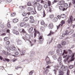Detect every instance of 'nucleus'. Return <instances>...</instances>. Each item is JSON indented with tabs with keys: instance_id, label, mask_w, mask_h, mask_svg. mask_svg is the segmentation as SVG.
Here are the masks:
<instances>
[{
	"instance_id": "e2e57ef3",
	"label": "nucleus",
	"mask_w": 75,
	"mask_h": 75,
	"mask_svg": "<svg viewBox=\"0 0 75 75\" xmlns=\"http://www.w3.org/2000/svg\"><path fill=\"white\" fill-rule=\"evenodd\" d=\"M68 51L69 52V53H71L72 52V51L70 49L68 50Z\"/></svg>"
},
{
	"instance_id": "a878e982",
	"label": "nucleus",
	"mask_w": 75,
	"mask_h": 75,
	"mask_svg": "<svg viewBox=\"0 0 75 75\" xmlns=\"http://www.w3.org/2000/svg\"><path fill=\"white\" fill-rule=\"evenodd\" d=\"M64 74V73L62 71H60L59 72V75H63Z\"/></svg>"
},
{
	"instance_id": "5701e85b",
	"label": "nucleus",
	"mask_w": 75,
	"mask_h": 75,
	"mask_svg": "<svg viewBox=\"0 0 75 75\" xmlns=\"http://www.w3.org/2000/svg\"><path fill=\"white\" fill-rule=\"evenodd\" d=\"M27 5L28 6H31V2H28L27 4Z\"/></svg>"
},
{
	"instance_id": "e433bc0d",
	"label": "nucleus",
	"mask_w": 75,
	"mask_h": 75,
	"mask_svg": "<svg viewBox=\"0 0 75 75\" xmlns=\"http://www.w3.org/2000/svg\"><path fill=\"white\" fill-rule=\"evenodd\" d=\"M4 40L5 41H7V40H8V37H6L4 38Z\"/></svg>"
},
{
	"instance_id": "c9c22d12",
	"label": "nucleus",
	"mask_w": 75,
	"mask_h": 75,
	"mask_svg": "<svg viewBox=\"0 0 75 75\" xmlns=\"http://www.w3.org/2000/svg\"><path fill=\"white\" fill-rule=\"evenodd\" d=\"M30 23H34V20L33 19L30 20Z\"/></svg>"
},
{
	"instance_id": "c85d7f7f",
	"label": "nucleus",
	"mask_w": 75,
	"mask_h": 75,
	"mask_svg": "<svg viewBox=\"0 0 75 75\" xmlns=\"http://www.w3.org/2000/svg\"><path fill=\"white\" fill-rule=\"evenodd\" d=\"M48 7V4H45L44 6V7L45 8H47Z\"/></svg>"
},
{
	"instance_id": "0e129e2a",
	"label": "nucleus",
	"mask_w": 75,
	"mask_h": 75,
	"mask_svg": "<svg viewBox=\"0 0 75 75\" xmlns=\"http://www.w3.org/2000/svg\"><path fill=\"white\" fill-rule=\"evenodd\" d=\"M6 32L8 33H10V30L9 29H8L7 30Z\"/></svg>"
},
{
	"instance_id": "58836bf2",
	"label": "nucleus",
	"mask_w": 75,
	"mask_h": 75,
	"mask_svg": "<svg viewBox=\"0 0 75 75\" xmlns=\"http://www.w3.org/2000/svg\"><path fill=\"white\" fill-rule=\"evenodd\" d=\"M73 32L74 30H71L69 32V33H70V35H71V34H72L73 33Z\"/></svg>"
},
{
	"instance_id": "a19ab883",
	"label": "nucleus",
	"mask_w": 75,
	"mask_h": 75,
	"mask_svg": "<svg viewBox=\"0 0 75 75\" xmlns=\"http://www.w3.org/2000/svg\"><path fill=\"white\" fill-rule=\"evenodd\" d=\"M54 21H58V18H54Z\"/></svg>"
},
{
	"instance_id": "0eeeda50",
	"label": "nucleus",
	"mask_w": 75,
	"mask_h": 75,
	"mask_svg": "<svg viewBox=\"0 0 75 75\" xmlns=\"http://www.w3.org/2000/svg\"><path fill=\"white\" fill-rule=\"evenodd\" d=\"M46 10L47 11H48V12H50V13H51V12L52 11L51 8V7H49L48 8H46Z\"/></svg>"
},
{
	"instance_id": "1a4fd4ad",
	"label": "nucleus",
	"mask_w": 75,
	"mask_h": 75,
	"mask_svg": "<svg viewBox=\"0 0 75 75\" xmlns=\"http://www.w3.org/2000/svg\"><path fill=\"white\" fill-rule=\"evenodd\" d=\"M25 22H22L20 23V26L21 27H22L25 26Z\"/></svg>"
},
{
	"instance_id": "473e14b6",
	"label": "nucleus",
	"mask_w": 75,
	"mask_h": 75,
	"mask_svg": "<svg viewBox=\"0 0 75 75\" xmlns=\"http://www.w3.org/2000/svg\"><path fill=\"white\" fill-rule=\"evenodd\" d=\"M20 8L21 9H22V10H23V9H24V8H25L24 7V6H20Z\"/></svg>"
},
{
	"instance_id": "de8ad7c7",
	"label": "nucleus",
	"mask_w": 75,
	"mask_h": 75,
	"mask_svg": "<svg viewBox=\"0 0 75 75\" xmlns=\"http://www.w3.org/2000/svg\"><path fill=\"white\" fill-rule=\"evenodd\" d=\"M6 35V33H4L1 35V36H2L3 37L4 36H5Z\"/></svg>"
},
{
	"instance_id": "c756f323",
	"label": "nucleus",
	"mask_w": 75,
	"mask_h": 75,
	"mask_svg": "<svg viewBox=\"0 0 75 75\" xmlns=\"http://www.w3.org/2000/svg\"><path fill=\"white\" fill-rule=\"evenodd\" d=\"M49 17L50 18H52L54 17V15L53 14H51L49 15Z\"/></svg>"
},
{
	"instance_id": "4c0bfd02",
	"label": "nucleus",
	"mask_w": 75,
	"mask_h": 75,
	"mask_svg": "<svg viewBox=\"0 0 75 75\" xmlns=\"http://www.w3.org/2000/svg\"><path fill=\"white\" fill-rule=\"evenodd\" d=\"M27 14V13H23L22 14V15L23 16H25Z\"/></svg>"
},
{
	"instance_id": "39448f33",
	"label": "nucleus",
	"mask_w": 75,
	"mask_h": 75,
	"mask_svg": "<svg viewBox=\"0 0 75 75\" xmlns=\"http://www.w3.org/2000/svg\"><path fill=\"white\" fill-rule=\"evenodd\" d=\"M75 55V54L74 53H73L72 54V57H71V59L68 62V63H69V62H71V61H74V59H75V58L74 57V56Z\"/></svg>"
},
{
	"instance_id": "dca6fc26",
	"label": "nucleus",
	"mask_w": 75,
	"mask_h": 75,
	"mask_svg": "<svg viewBox=\"0 0 75 75\" xmlns=\"http://www.w3.org/2000/svg\"><path fill=\"white\" fill-rule=\"evenodd\" d=\"M27 41L29 43V44H30V45H31V47H32L33 46V45H34V44L32 43V42H30V41H28V40H27Z\"/></svg>"
},
{
	"instance_id": "69168bd1",
	"label": "nucleus",
	"mask_w": 75,
	"mask_h": 75,
	"mask_svg": "<svg viewBox=\"0 0 75 75\" xmlns=\"http://www.w3.org/2000/svg\"><path fill=\"white\" fill-rule=\"evenodd\" d=\"M30 75H31L32 74H33V71H31L30 73Z\"/></svg>"
},
{
	"instance_id": "2eb2a0df",
	"label": "nucleus",
	"mask_w": 75,
	"mask_h": 75,
	"mask_svg": "<svg viewBox=\"0 0 75 75\" xmlns=\"http://www.w3.org/2000/svg\"><path fill=\"white\" fill-rule=\"evenodd\" d=\"M65 70V68L64 67V66H62V67H61L60 69V71H64Z\"/></svg>"
},
{
	"instance_id": "f3484780",
	"label": "nucleus",
	"mask_w": 75,
	"mask_h": 75,
	"mask_svg": "<svg viewBox=\"0 0 75 75\" xmlns=\"http://www.w3.org/2000/svg\"><path fill=\"white\" fill-rule=\"evenodd\" d=\"M28 20V18L27 17H25L23 19L24 21H27Z\"/></svg>"
},
{
	"instance_id": "49530a36",
	"label": "nucleus",
	"mask_w": 75,
	"mask_h": 75,
	"mask_svg": "<svg viewBox=\"0 0 75 75\" xmlns=\"http://www.w3.org/2000/svg\"><path fill=\"white\" fill-rule=\"evenodd\" d=\"M22 33H25L26 32L25 30H24V29H23L22 30Z\"/></svg>"
},
{
	"instance_id": "4468645a",
	"label": "nucleus",
	"mask_w": 75,
	"mask_h": 75,
	"mask_svg": "<svg viewBox=\"0 0 75 75\" xmlns=\"http://www.w3.org/2000/svg\"><path fill=\"white\" fill-rule=\"evenodd\" d=\"M37 33L39 35H40V33L37 31L36 32H35V33H34V36L35 37L37 36Z\"/></svg>"
},
{
	"instance_id": "864d4df0",
	"label": "nucleus",
	"mask_w": 75,
	"mask_h": 75,
	"mask_svg": "<svg viewBox=\"0 0 75 75\" xmlns=\"http://www.w3.org/2000/svg\"><path fill=\"white\" fill-rule=\"evenodd\" d=\"M18 54H19V52H16L15 53V55H17Z\"/></svg>"
},
{
	"instance_id": "6ab92c4d",
	"label": "nucleus",
	"mask_w": 75,
	"mask_h": 75,
	"mask_svg": "<svg viewBox=\"0 0 75 75\" xmlns=\"http://www.w3.org/2000/svg\"><path fill=\"white\" fill-rule=\"evenodd\" d=\"M66 17V16H65V15L64 14H62L61 15V18H65V17Z\"/></svg>"
},
{
	"instance_id": "052dcab7",
	"label": "nucleus",
	"mask_w": 75,
	"mask_h": 75,
	"mask_svg": "<svg viewBox=\"0 0 75 75\" xmlns=\"http://www.w3.org/2000/svg\"><path fill=\"white\" fill-rule=\"evenodd\" d=\"M58 1L56 0H54V1L53 2V3H57Z\"/></svg>"
},
{
	"instance_id": "ddd939ff",
	"label": "nucleus",
	"mask_w": 75,
	"mask_h": 75,
	"mask_svg": "<svg viewBox=\"0 0 75 75\" xmlns=\"http://www.w3.org/2000/svg\"><path fill=\"white\" fill-rule=\"evenodd\" d=\"M65 22L64 21L62 20L61 22V24H60V25H61V27H62V25L65 24Z\"/></svg>"
},
{
	"instance_id": "412c9836",
	"label": "nucleus",
	"mask_w": 75,
	"mask_h": 75,
	"mask_svg": "<svg viewBox=\"0 0 75 75\" xmlns=\"http://www.w3.org/2000/svg\"><path fill=\"white\" fill-rule=\"evenodd\" d=\"M63 51H64L63 53L62 54V55H64V54H67V52L66 51V50H63Z\"/></svg>"
},
{
	"instance_id": "3c124183",
	"label": "nucleus",
	"mask_w": 75,
	"mask_h": 75,
	"mask_svg": "<svg viewBox=\"0 0 75 75\" xmlns=\"http://www.w3.org/2000/svg\"><path fill=\"white\" fill-rule=\"evenodd\" d=\"M6 44H7V45H8L10 44V41H8L6 42Z\"/></svg>"
},
{
	"instance_id": "6e6d98bb",
	"label": "nucleus",
	"mask_w": 75,
	"mask_h": 75,
	"mask_svg": "<svg viewBox=\"0 0 75 75\" xmlns=\"http://www.w3.org/2000/svg\"><path fill=\"white\" fill-rule=\"evenodd\" d=\"M5 59L6 61H7V62H8L10 61L9 59H7L6 58H5Z\"/></svg>"
},
{
	"instance_id": "c03bdc74",
	"label": "nucleus",
	"mask_w": 75,
	"mask_h": 75,
	"mask_svg": "<svg viewBox=\"0 0 75 75\" xmlns=\"http://www.w3.org/2000/svg\"><path fill=\"white\" fill-rule=\"evenodd\" d=\"M68 5V4L66 3H65L64 4V7H67Z\"/></svg>"
},
{
	"instance_id": "09e8293b",
	"label": "nucleus",
	"mask_w": 75,
	"mask_h": 75,
	"mask_svg": "<svg viewBox=\"0 0 75 75\" xmlns=\"http://www.w3.org/2000/svg\"><path fill=\"white\" fill-rule=\"evenodd\" d=\"M30 20H33V16H30Z\"/></svg>"
},
{
	"instance_id": "5fc2aeb1",
	"label": "nucleus",
	"mask_w": 75,
	"mask_h": 75,
	"mask_svg": "<svg viewBox=\"0 0 75 75\" xmlns=\"http://www.w3.org/2000/svg\"><path fill=\"white\" fill-rule=\"evenodd\" d=\"M57 47L58 48H61V45H58L57 46Z\"/></svg>"
},
{
	"instance_id": "ea45409f",
	"label": "nucleus",
	"mask_w": 75,
	"mask_h": 75,
	"mask_svg": "<svg viewBox=\"0 0 75 75\" xmlns=\"http://www.w3.org/2000/svg\"><path fill=\"white\" fill-rule=\"evenodd\" d=\"M48 72H49V70H48V69H46V70L45 71V73L46 74H47V73H48Z\"/></svg>"
},
{
	"instance_id": "72a5a7b5",
	"label": "nucleus",
	"mask_w": 75,
	"mask_h": 75,
	"mask_svg": "<svg viewBox=\"0 0 75 75\" xmlns=\"http://www.w3.org/2000/svg\"><path fill=\"white\" fill-rule=\"evenodd\" d=\"M45 24V22L43 21H41V25H44Z\"/></svg>"
},
{
	"instance_id": "13d9d810",
	"label": "nucleus",
	"mask_w": 75,
	"mask_h": 75,
	"mask_svg": "<svg viewBox=\"0 0 75 75\" xmlns=\"http://www.w3.org/2000/svg\"><path fill=\"white\" fill-rule=\"evenodd\" d=\"M64 68L65 69V70H63V71H66V70H67V69L68 68V67H65L64 66Z\"/></svg>"
},
{
	"instance_id": "b1692460",
	"label": "nucleus",
	"mask_w": 75,
	"mask_h": 75,
	"mask_svg": "<svg viewBox=\"0 0 75 75\" xmlns=\"http://www.w3.org/2000/svg\"><path fill=\"white\" fill-rule=\"evenodd\" d=\"M7 26L9 28H11V26H10V22H8V23Z\"/></svg>"
},
{
	"instance_id": "f03ea898",
	"label": "nucleus",
	"mask_w": 75,
	"mask_h": 75,
	"mask_svg": "<svg viewBox=\"0 0 75 75\" xmlns=\"http://www.w3.org/2000/svg\"><path fill=\"white\" fill-rule=\"evenodd\" d=\"M73 20H74V18H73V17L72 16H71L70 18V19L68 21V24H71L72 21H73Z\"/></svg>"
},
{
	"instance_id": "4be33fe9",
	"label": "nucleus",
	"mask_w": 75,
	"mask_h": 75,
	"mask_svg": "<svg viewBox=\"0 0 75 75\" xmlns=\"http://www.w3.org/2000/svg\"><path fill=\"white\" fill-rule=\"evenodd\" d=\"M53 58L54 59H57V55H54L53 57Z\"/></svg>"
},
{
	"instance_id": "f8f14e48",
	"label": "nucleus",
	"mask_w": 75,
	"mask_h": 75,
	"mask_svg": "<svg viewBox=\"0 0 75 75\" xmlns=\"http://www.w3.org/2000/svg\"><path fill=\"white\" fill-rule=\"evenodd\" d=\"M33 27H31L30 29L28 30V32L29 33H32L33 31Z\"/></svg>"
},
{
	"instance_id": "aec40b11",
	"label": "nucleus",
	"mask_w": 75,
	"mask_h": 75,
	"mask_svg": "<svg viewBox=\"0 0 75 75\" xmlns=\"http://www.w3.org/2000/svg\"><path fill=\"white\" fill-rule=\"evenodd\" d=\"M16 16V13H11V17H14V16Z\"/></svg>"
},
{
	"instance_id": "bb28decb",
	"label": "nucleus",
	"mask_w": 75,
	"mask_h": 75,
	"mask_svg": "<svg viewBox=\"0 0 75 75\" xmlns=\"http://www.w3.org/2000/svg\"><path fill=\"white\" fill-rule=\"evenodd\" d=\"M66 42V41L63 42L62 43V45H65L66 44H67V43Z\"/></svg>"
},
{
	"instance_id": "37998d69",
	"label": "nucleus",
	"mask_w": 75,
	"mask_h": 75,
	"mask_svg": "<svg viewBox=\"0 0 75 75\" xmlns=\"http://www.w3.org/2000/svg\"><path fill=\"white\" fill-rule=\"evenodd\" d=\"M57 69H55L54 70V74L55 75H56L57 74Z\"/></svg>"
},
{
	"instance_id": "a18cd8bd",
	"label": "nucleus",
	"mask_w": 75,
	"mask_h": 75,
	"mask_svg": "<svg viewBox=\"0 0 75 75\" xmlns=\"http://www.w3.org/2000/svg\"><path fill=\"white\" fill-rule=\"evenodd\" d=\"M62 59L61 58V57H59L58 59V61L59 62L61 61Z\"/></svg>"
},
{
	"instance_id": "8fccbe9b",
	"label": "nucleus",
	"mask_w": 75,
	"mask_h": 75,
	"mask_svg": "<svg viewBox=\"0 0 75 75\" xmlns=\"http://www.w3.org/2000/svg\"><path fill=\"white\" fill-rule=\"evenodd\" d=\"M68 34H69L68 31V30H66V33H65V34H66V35H68Z\"/></svg>"
},
{
	"instance_id": "423d86ee",
	"label": "nucleus",
	"mask_w": 75,
	"mask_h": 75,
	"mask_svg": "<svg viewBox=\"0 0 75 75\" xmlns=\"http://www.w3.org/2000/svg\"><path fill=\"white\" fill-rule=\"evenodd\" d=\"M53 27H54V25L52 23L50 24L48 26V27L49 29H52V28H53Z\"/></svg>"
},
{
	"instance_id": "6e6552de",
	"label": "nucleus",
	"mask_w": 75,
	"mask_h": 75,
	"mask_svg": "<svg viewBox=\"0 0 75 75\" xmlns=\"http://www.w3.org/2000/svg\"><path fill=\"white\" fill-rule=\"evenodd\" d=\"M18 21V19L17 18H15L13 20V22L14 23H16Z\"/></svg>"
},
{
	"instance_id": "f257e3e1",
	"label": "nucleus",
	"mask_w": 75,
	"mask_h": 75,
	"mask_svg": "<svg viewBox=\"0 0 75 75\" xmlns=\"http://www.w3.org/2000/svg\"><path fill=\"white\" fill-rule=\"evenodd\" d=\"M6 48L8 50H11V51H14L16 50L15 47L14 45H11L10 47H8V45H7L6 46Z\"/></svg>"
},
{
	"instance_id": "4d7b16f0",
	"label": "nucleus",
	"mask_w": 75,
	"mask_h": 75,
	"mask_svg": "<svg viewBox=\"0 0 75 75\" xmlns=\"http://www.w3.org/2000/svg\"><path fill=\"white\" fill-rule=\"evenodd\" d=\"M18 68H21V67H16V69H18Z\"/></svg>"
},
{
	"instance_id": "774afa93",
	"label": "nucleus",
	"mask_w": 75,
	"mask_h": 75,
	"mask_svg": "<svg viewBox=\"0 0 75 75\" xmlns=\"http://www.w3.org/2000/svg\"><path fill=\"white\" fill-rule=\"evenodd\" d=\"M44 27H47V24H44Z\"/></svg>"
},
{
	"instance_id": "393cba45",
	"label": "nucleus",
	"mask_w": 75,
	"mask_h": 75,
	"mask_svg": "<svg viewBox=\"0 0 75 75\" xmlns=\"http://www.w3.org/2000/svg\"><path fill=\"white\" fill-rule=\"evenodd\" d=\"M28 9L29 11H30V10H32L33 9V8L29 7H28Z\"/></svg>"
},
{
	"instance_id": "680f3d73",
	"label": "nucleus",
	"mask_w": 75,
	"mask_h": 75,
	"mask_svg": "<svg viewBox=\"0 0 75 75\" xmlns=\"http://www.w3.org/2000/svg\"><path fill=\"white\" fill-rule=\"evenodd\" d=\"M45 16H46L45 15V13H44V11L43 17H45Z\"/></svg>"
},
{
	"instance_id": "79ce46f5",
	"label": "nucleus",
	"mask_w": 75,
	"mask_h": 75,
	"mask_svg": "<svg viewBox=\"0 0 75 75\" xmlns=\"http://www.w3.org/2000/svg\"><path fill=\"white\" fill-rule=\"evenodd\" d=\"M51 1H48V6H51Z\"/></svg>"
},
{
	"instance_id": "338daca9",
	"label": "nucleus",
	"mask_w": 75,
	"mask_h": 75,
	"mask_svg": "<svg viewBox=\"0 0 75 75\" xmlns=\"http://www.w3.org/2000/svg\"><path fill=\"white\" fill-rule=\"evenodd\" d=\"M41 30H42V31H44V28H41Z\"/></svg>"
},
{
	"instance_id": "9d476101",
	"label": "nucleus",
	"mask_w": 75,
	"mask_h": 75,
	"mask_svg": "<svg viewBox=\"0 0 75 75\" xmlns=\"http://www.w3.org/2000/svg\"><path fill=\"white\" fill-rule=\"evenodd\" d=\"M65 3V1H61L59 2V5H62L63 4H64Z\"/></svg>"
},
{
	"instance_id": "9b49d317",
	"label": "nucleus",
	"mask_w": 75,
	"mask_h": 75,
	"mask_svg": "<svg viewBox=\"0 0 75 75\" xmlns=\"http://www.w3.org/2000/svg\"><path fill=\"white\" fill-rule=\"evenodd\" d=\"M13 32H14V34H16V35H18V34H19L18 31L17 30H13Z\"/></svg>"
},
{
	"instance_id": "cd10ccee",
	"label": "nucleus",
	"mask_w": 75,
	"mask_h": 75,
	"mask_svg": "<svg viewBox=\"0 0 75 75\" xmlns=\"http://www.w3.org/2000/svg\"><path fill=\"white\" fill-rule=\"evenodd\" d=\"M63 7L61 6H60L59 7V9H60V10H63Z\"/></svg>"
},
{
	"instance_id": "20e7f679",
	"label": "nucleus",
	"mask_w": 75,
	"mask_h": 75,
	"mask_svg": "<svg viewBox=\"0 0 75 75\" xmlns=\"http://www.w3.org/2000/svg\"><path fill=\"white\" fill-rule=\"evenodd\" d=\"M42 8V6L40 4H38V11H41Z\"/></svg>"
},
{
	"instance_id": "7c9ffc66",
	"label": "nucleus",
	"mask_w": 75,
	"mask_h": 75,
	"mask_svg": "<svg viewBox=\"0 0 75 75\" xmlns=\"http://www.w3.org/2000/svg\"><path fill=\"white\" fill-rule=\"evenodd\" d=\"M32 14H35L37 13V12H36V11L35 10L34 11H33L32 12Z\"/></svg>"
},
{
	"instance_id": "7ed1b4c3",
	"label": "nucleus",
	"mask_w": 75,
	"mask_h": 75,
	"mask_svg": "<svg viewBox=\"0 0 75 75\" xmlns=\"http://www.w3.org/2000/svg\"><path fill=\"white\" fill-rule=\"evenodd\" d=\"M57 52L58 53L59 55H61L62 54V50L61 49L58 48L57 49Z\"/></svg>"
},
{
	"instance_id": "a211bd4d",
	"label": "nucleus",
	"mask_w": 75,
	"mask_h": 75,
	"mask_svg": "<svg viewBox=\"0 0 75 75\" xmlns=\"http://www.w3.org/2000/svg\"><path fill=\"white\" fill-rule=\"evenodd\" d=\"M53 34H54V33L52 32L51 30H50V33L48 34L47 35L48 36H50V35H51Z\"/></svg>"
},
{
	"instance_id": "f704fd0d",
	"label": "nucleus",
	"mask_w": 75,
	"mask_h": 75,
	"mask_svg": "<svg viewBox=\"0 0 75 75\" xmlns=\"http://www.w3.org/2000/svg\"><path fill=\"white\" fill-rule=\"evenodd\" d=\"M50 62H50V60H49L48 61H47L46 64H47V65H48L49 64H50Z\"/></svg>"
},
{
	"instance_id": "603ef678",
	"label": "nucleus",
	"mask_w": 75,
	"mask_h": 75,
	"mask_svg": "<svg viewBox=\"0 0 75 75\" xmlns=\"http://www.w3.org/2000/svg\"><path fill=\"white\" fill-rule=\"evenodd\" d=\"M42 38V36H40V37L39 38V40H41Z\"/></svg>"
},
{
	"instance_id": "2f4dec72",
	"label": "nucleus",
	"mask_w": 75,
	"mask_h": 75,
	"mask_svg": "<svg viewBox=\"0 0 75 75\" xmlns=\"http://www.w3.org/2000/svg\"><path fill=\"white\" fill-rule=\"evenodd\" d=\"M73 67H74L73 65H70L69 67V69H72V68H73Z\"/></svg>"
},
{
	"instance_id": "bf43d9fd",
	"label": "nucleus",
	"mask_w": 75,
	"mask_h": 75,
	"mask_svg": "<svg viewBox=\"0 0 75 75\" xmlns=\"http://www.w3.org/2000/svg\"><path fill=\"white\" fill-rule=\"evenodd\" d=\"M25 37L27 39H28V38H29V35H25Z\"/></svg>"
}]
</instances>
